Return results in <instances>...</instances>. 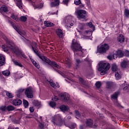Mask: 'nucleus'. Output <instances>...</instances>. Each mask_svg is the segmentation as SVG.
Segmentation results:
<instances>
[{
	"mask_svg": "<svg viewBox=\"0 0 129 129\" xmlns=\"http://www.w3.org/2000/svg\"><path fill=\"white\" fill-rule=\"evenodd\" d=\"M2 49H3L4 52H8L9 50H11L14 54H15L18 57H20L21 55L23 58L27 59V56L22 52V50L19 49V47L12 42H7V45H3Z\"/></svg>",
	"mask_w": 129,
	"mask_h": 129,
	"instance_id": "nucleus-1",
	"label": "nucleus"
},
{
	"mask_svg": "<svg viewBox=\"0 0 129 129\" xmlns=\"http://www.w3.org/2000/svg\"><path fill=\"white\" fill-rule=\"evenodd\" d=\"M32 49L34 53L38 56V57H39L43 62H45V63H47L51 66H54V67H56V68H60V66L57 64L55 62L51 61L49 60V58H47L46 56L41 55V54H40V52H39L35 48L32 47Z\"/></svg>",
	"mask_w": 129,
	"mask_h": 129,
	"instance_id": "nucleus-2",
	"label": "nucleus"
},
{
	"mask_svg": "<svg viewBox=\"0 0 129 129\" xmlns=\"http://www.w3.org/2000/svg\"><path fill=\"white\" fill-rule=\"evenodd\" d=\"M71 48L75 54H77L76 52H81L82 53L85 52V50L82 49V46H80L79 42L76 41L75 39H73L72 41Z\"/></svg>",
	"mask_w": 129,
	"mask_h": 129,
	"instance_id": "nucleus-3",
	"label": "nucleus"
},
{
	"mask_svg": "<svg viewBox=\"0 0 129 129\" xmlns=\"http://www.w3.org/2000/svg\"><path fill=\"white\" fill-rule=\"evenodd\" d=\"M74 17L71 15L67 16L63 21V24L64 25L66 28H71V27L74 26Z\"/></svg>",
	"mask_w": 129,
	"mask_h": 129,
	"instance_id": "nucleus-4",
	"label": "nucleus"
},
{
	"mask_svg": "<svg viewBox=\"0 0 129 129\" xmlns=\"http://www.w3.org/2000/svg\"><path fill=\"white\" fill-rule=\"evenodd\" d=\"M109 68H110V65L109 63L107 62H100L98 71L101 72V75H104V74H106V71H107V70H109Z\"/></svg>",
	"mask_w": 129,
	"mask_h": 129,
	"instance_id": "nucleus-5",
	"label": "nucleus"
},
{
	"mask_svg": "<svg viewBox=\"0 0 129 129\" xmlns=\"http://www.w3.org/2000/svg\"><path fill=\"white\" fill-rule=\"evenodd\" d=\"M75 13L77 15L78 19H79L83 22L88 20V18L85 16V15H86V11L83 10H77Z\"/></svg>",
	"mask_w": 129,
	"mask_h": 129,
	"instance_id": "nucleus-6",
	"label": "nucleus"
},
{
	"mask_svg": "<svg viewBox=\"0 0 129 129\" xmlns=\"http://www.w3.org/2000/svg\"><path fill=\"white\" fill-rule=\"evenodd\" d=\"M97 127L96 125H93V121L91 119H87L84 124V125H81L80 126V129H83L87 127Z\"/></svg>",
	"mask_w": 129,
	"mask_h": 129,
	"instance_id": "nucleus-7",
	"label": "nucleus"
},
{
	"mask_svg": "<svg viewBox=\"0 0 129 129\" xmlns=\"http://www.w3.org/2000/svg\"><path fill=\"white\" fill-rule=\"evenodd\" d=\"M109 45L106 43L101 44L99 47L97 48V52L98 53L103 54L104 53H106V52L109 50Z\"/></svg>",
	"mask_w": 129,
	"mask_h": 129,
	"instance_id": "nucleus-8",
	"label": "nucleus"
},
{
	"mask_svg": "<svg viewBox=\"0 0 129 129\" xmlns=\"http://www.w3.org/2000/svg\"><path fill=\"white\" fill-rule=\"evenodd\" d=\"M60 96L62 101H68L70 98V95L67 93H62L60 94Z\"/></svg>",
	"mask_w": 129,
	"mask_h": 129,
	"instance_id": "nucleus-9",
	"label": "nucleus"
},
{
	"mask_svg": "<svg viewBox=\"0 0 129 129\" xmlns=\"http://www.w3.org/2000/svg\"><path fill=\"white\" fill-rule=\"evenodd\" d=\"M25 94L28 98H33V90L31 88H28L26 89Z\"/></svg>",
	"mask_w": 129,
	"mask_h": 129,
	"instance_id": "nucleus-10",
	"label": "nucleus"
},
{
	"mask_svg": "<svg viewBox=\"0 0 129 129\" xmlns=\"http://www.w3.org/2000/svg\"><path fill=\"white\" fill-rule=\"evenodd\" d=\"M10 23L11 24L14 29L16 30V31H17V32H18V33L21 35V36H22V37H24V36L26 35V32H22L21 31L19 30V29H18V28H17V26L14 24V23L10 22Z\"/></svg>",
	"mask_w": 129,
	"mask_h": 129,
	"instance_id": "nucleus-11",
	"label": "nucleus"
},
{
	"mask_svg": "<svg viewBox=\"0 0 129 129\" xmlns=\"http://www.w3.org/2000/svg\"><path fill=\"white\" fill-rule=\"evenodd\" d=\"M14 2L19 9H20V10L23 9V2H22V0H14Z\"/></svg>",
	"mask_w": 129,
	"mask_h": 129,
	"instance_id": "nucleus-12",
	"label": "nucleus"
},
{
	"mask_svg": "<svg viewBox=\"0 0 129 129\" xmlns=\"http://www.w3.org/2000/svg\"><path fill=\"white\" fill-rule=\"evenodd\" d=\"M49 83L50 84V85L51 86V87H53V88H59V87H60V86H59V84L56 83L55 84V83H54V82H53V80H50L49 81Z\"/></svg>",
	"mask_w": 129,
	"mask_h": 129,
	"instance_id": "nucleus-13",
	"label": "nucleus"
},
{
	"mask_svg": "<svg viewBox=\"0 0 129 129\" xmlns=\"http://www.w3.org/2000/svg\"><path fill=\"white\" fill-rule=\"evenodd\" d=\"M64 64H66L67 67L70 68L71 67V59L69 58H66L64 61Z\"/></svg>",
	"mask_w": 129,
	"mask_h": 129,
	"instance_id": "nucleus-14",
	"label": "nucleus"
},
{
	"mask_svg": "<svg viewBox=\"0 0 129 129\" xmlns=\"http://www.w3.org/2000/svg\"><path fill=\"white\" fill-rule=\"evenodd\" d=\"M115 58H121L123 56V52L121 50H117L115 54Z\"/></svg>",
	"mask_w": 129,
	"mask_h": 129,
	"instance_id": "nucleus-15",
	"label": "nucleus"
},
{
	"mask_svg": "<svg viewBox=\"0 0 129 129\" xmlns=\"http://www.w3.org/2000/svg\"><path fill=\"white\" fill-rule=\"evenodd\" d=\"M13 104L16 106H17V105H21V104H22V100L19 99H15L13 101Z\"/></svg>",
	"mask_w": 129,
	"mask_h": 129,
	"instance_id": "nucleus-16",
	"label": "nucleus"
},
{
	"mask_svg": "<svg viewBox=\"0 0 129 129\" xmlns=\"http://www.w3.org/2000/svg\"><path fill=\"white\" fill-rule=\"evenodd\" d=\"M30 59L34 66L39 69V68H40V65L39 64V63H38L37 61H35V60H34V59L32 58V57H30Z\"/></svg>",
	"mask_w": 129,
	"mask_h": 129,
	"instance_id": "nucleus-17",
	"label": "nucleus"
},
{
	"mask_svg": "<svg viewBox=\"0 0 129 129\" xmlns=\"http://www.w3.org/2000/svg\"><path fill=\"white\" fill-rule=\"evenodd\" d=\"M112 71L113 72H117L118 71H119V70L118 69V68H117V66L115 63H113L112 64Z\"/></svg>",
	"mask_w": 129,
	"mask_h": 129,
	"instance_id": "nucleus-18",
	"label": "nucleus"
},
{
	"mask_svg": "<svg viewBox=\"0 0 129 129\" xmlns=\"http://www.w3.org/2000/svg\"><path fill=\"white\" fill-rule=\"evenodd\" d=\"M5 62H6V58L3 55H0V66L5 65Z\"/></svg>",
	"mask_w": 129,
	"mask_h": 129,
	"instance_id": "nucleus-19",
	"label": "nucleus"
},
{
	"mask_svg": "<svg viewBox=\"0 0 129 129\" xmlns=\"http://www.w3.org/2000/svg\"><path fill=\"white\" fill-rule=\"evenodd\" d=\"M83 36H86V37H88V39L90 38V36H92V31H86L83 34Z\"/></svg>",
	"mask_w": 129,
	"mask_h": 129,
	"instance_id": "nucleus-20",
	"label": "nucleus"
},
{
	"mask_svg": "<svg viewBox=\"0 0 129 129\" xmlns=\"http://www.w3.org/2000/svg\"><path fill=\"white\" fill-rule=\"evenodd\" d=\"M129 61L127 60H124L121 62V67L122 68H125L127 64H128Z\"/></svg>",
	"mask_w": 129,
	"mask_h": 129,
	"instance_id": "nucleus-21",
	"label": "nucleus"
},
{
	"mask_svg": "<svg viewBox=\"0 0 129 129\" xmlns=\"http://www.w3.org/2000/svg\"><path fill=\"white\" fill-rule=\"evenodd\" d=\"M52 1H54V0H52ZM59 4L60 3L59 2V0H54V2L51 3L50 6L52 7H57V6H59Z\"/></svg>",
	"mask_w": 129,
	"mask_h": 129,
	"instance_id": "nucleus-22",
	"label": "nucleus"
},
{
	"mask_svg": "<svg viewBox=\"0 0 129 129\" xmlns=\"http://www.w3.org/2000/svg\"><path fill=\"white\" fill-rule=\"evenodd\" d=\"M56 34L58 36L59 38H62L63 37V31L60 29L56 30Z\"/></svg>",
	"mask_w": 129,
	"mask_h": 129,
	"instance_id": "nucleus-23",
	"label": "nucleus"
},
{
	"mask_svg": "<svg viewBox=\"0 0 129 129\" xmlns=\"http://www.w3.org/2000/svg\"><path fill=\"white\" fill-rule=\"evenodd\" d=\"M33 6L34 8V10H36V9L37 10H40V9H42V8H43V7H44V4H40L38 5L35 6V3H33Z\"/></svg>",
	"mask_w": 129,
	"mask_h": 129,
	"instance_id": "nucleus-24",
	"label": "nucleus"
},
{
	"mask_svg": "<svg viewBox=\"0 0 129 129\" xmlns=\"http://www.w3.org/2000/svg\"><path fill=\"white\" fill-rule=\"evenodd\" d=\"M0 11L1 12H4V13H8V12H9V9H8V7L4 5L1 8Z\"/></svg>",
	"mask_w": 129,
	"mask_h": 129,
	"instance_id": "nucleus-25",
	"label": "nucleus"
},
{
	"mask_svg": "<svg viewBox=\"0 0 129 129\" xmlns=\"http://www.w3.org/2000/svg\"><path fill=\"white\" fill-rule=\"evenodd\" d=\"M44 26L45 27H53L54 26V24L49 21H44Z\"/></svg>",
	"mask_w": 129,
	"mask_h": 129,
	"instance_id": "nucleus-26",
	"label": "nucleus"
},
{
	"mask_svg": "<svg viewBox=\"0 0 129 129\" xmlns=\"http://www.w3.org/2000/svg\"><path fill=\"white\" fill-rule=\"evenodd\" d=\"M119 94V92H117L114 93L113 95H111V97L112 99H114V100H117V96Z\"/></svg>",
	"mask_w": 129,
	"mask_h": 129,
	"instance_id": "nucleus-27",
	"label": "nucleus"
},
{
	"mask_svg": "<svg viewBox=\"0 0 129 129\" xmlns=\"http://www.w3.org/2000/svg\"><path fill=\"white\" fill-rule=\"evenodd\" d=\"M60 109H61V111H68L69 110V107L66 105H62L60 107Z\"/></svg>",
	"mask_w": 129,
	"mask_h": 129,
	"instance_id": "nucleus-28",
	"label": "nucleus"
},
{
	"mask_svg": "<svg viewBox=\"0 0 129 129\" xmlns=\"http://www.w3.org/2000/svg\"><path fill=\"white\" fill-rule=\"evenodd\" d=\"M120 71H118V72H116L115 73V76L116 77V79L117 80H118V79H120V78H121V75H120V74H119Z\"/></svg>",
	"mask_w": 129,
	"mask_h": 129,
	"instance_id": "nucleus-29",
	"label": "nucleus"
},
{
	"mask_svg": "<svg viewBox=\"0 0 129 129\" xmlns=\"http://www.w3.org/2000/svg\"><path fill=\"white\" fill-rule=\"evenodd\" d=\"M118 41L120 42V43H123V42H124V36L120 34L118 38Z\"/></svg>",
	"mask_w": 129,
	"mask_h": 129,
	"instance_id": "nucleus-30",
	"label": "nucleus"
},
{
	"mask_svg": "<svg viewBox=\"0 0 129 129\" xmlns=\"http://www.w3.org/2000/svg\"><path fill=\"white\" fill-rule=\"evenodd\" d=\"M75 113L76 115V118H78L79 119H80V118H82L83 117H84V116H83V115H80V113L78 111H76Z\"/></svg>",
	"mask_w": 129,
	"mask_h": 129,
	"instance_id": "nucleus-31",
	"label": "nucleus"
},
{
	"mask_svg": "<svg viewBox=\"0 0 129 129\" xmlns=\"http://www.w3.org/2000/svg\"><path fill=\"white\" fill-rule=\"evenodd\" d=\"M55 118H53L52 120V121L53 122L54 124H55V120L60 119V118H61V116L60 114H57L56 116H55Z\"/></svg>",
	"mask_w": 129,
	"mask_h": 129,
	"instance_id": "nucleus-32",
	"label": "nucleus"
},
{
	"mask_svg": "<svg viewBox=\"0 0 129 129\" xmlns=\"http://www.w3.org/2000/svg\"><path fill=\"white\" fill-rule=\"evenodd\" d=\"M124 15L126 18L129 17V10L127 9H125L124 11Z\"/></svg>",
	"mask_w": 129,
	"mask_h": 129,
	"instance_id": "nucleus-33",
	"label": "nucleus"
},
{
	"mask_svg": "<svg viewBox=\"0 0 129 129\" xmlns=\"http://www.w3.org/2000/svg\"><path fill=\"white\" fill-rule=\"evenodd\" d=\"M11 17L13 20H15L17 22H19L20 21V19H19V17L17 15H15V14H12L11 16Z\"/></svg>",
	"mask_w": 129,
	"mask_h": 129,
	"instance_id": "nucleus-34",
	"label": "nucleus"
},
{
	"mask_svg": "<svg viewBox=\"0 0 129 129\" xmlns=\"http://www.w3.org/2000/svg\"><path fill=\"white\" fill-rule=\"evenodd\" d=\"M14 109H15V108L14 107V106H13L12 105H9L7 107V110L8 111H12L14 110Z\"/></svg>",
	"mask_w": 129,
	"mask_h": 129,
	"instance_id": "nucleus-35",
	"label": "nucleus"
},
{
	"mask_svg": "<svg viewBox=\"0 0 129 129\" xmlns=\"http://www.w3.org/2000/svg\"><path fill=\"white\" fill-rule=\"evenodd\" d=\"M84 27H85V24L80 23L79 24L78 29H80V30H83V29L84 28Z\"/></svg>",
	"mask_w": 129,
	"mask_h": 129,
	"instance_id": "nucleus-36",
	"label": "nucleus"
},
{
	"mask_svg": "<svg viewBox=\"0 0 129 129\" xmlns=\"http://www.w3.org/2000/svg\"><path fill=\"white\" fill-rule=\"evenodd\" d=\"M27 16H21L19 20L21 21V22H26V21H27Z\"/></svg>",
	"mask_w": 129,
	"mask_h": 129,
	"instance_id": "nucleus-37",
	"label": "nucleus"
},
{
	"mask_svg": "<svg viewBox=\"0 0 129 129\" xmlns=\"http://www.w3.org/2000/svg\"><path fill=\"white\" fill-rule=\"evenodd\" d=\"M14 63L16 66H19V67H23V66L22 63L20 62L17 61H14Z\"/></svg>",
	"mask_w": 129,
	"mask_h": 129,
	"instance_id": "nucleus-38",
	"label": "nucleus"
},
{
	"mask_svg": "<svg viewBox=\"0 0 129 129\" xmlns=\"http://www.w3.org/2000/svg\"><path fill=\"white\" fill-rule=\"evenodd\" d=\"M2 73L5 76H9L10 74V71L9 70L3 71Z\"/></svg>",
	"mask_w": 129,
	"mask_h": 129,
	"instance_id": "nucleus-39",
	"label": "nucleus"
},
{
	"mask_svg": "<svg viewBox=\"0 0 129 129\" xmlns=\"http://www.w3.org/2000/svg\"><path fill=\"white\" fill-rule=\"evenodd\" d=\"M23 104H24V107H25V108H27V107H28V106H29V102H28V101H27L26 100H23Z\"/></svg>",
	"mask_w": 129,
	"mask_h": 129,
	"instance_id": "nucleus-40",
	"label": "nucleus"
},
{
	"mask_svg": "<svg viewBox=\"0 0 129 129\" xmlns=\"http://www.w3.org/2000/svg\"><path fill=\"white\" fill-rule=\"evenodd\" d=\"M113 83L111 82H107L106 86L108 88H110L112 86Z\"/></svg>",
	"mask_w": 129,
	"mask_h": 129,
	"instance_id": "nucleus-41",
	"label": "nucleus"
},
{
	"mask_svg": "<svg viewBox=\"0 0 129 129\" xmlns=\"http://www.w3.org/2000/svg\"><path fill=\"white\" fill-rule=\"evenodd\" d=\"M107 58L109 59V60H112V59H115L116 57H115V54L108 55L107 56Z\"/></svg>",
	"mask_w": 129,
	"mask_h": 129,
	"instance_id": "nucleus-42",
	"label": "nucleus"
},
{
	"mask_svg": "<svg viewBox=\"0 0 129 129\" xmlns=\"http://www.w3.org/2000/svg\"><path fill=\"white\" fill-rule=\"evenodd\" d=\"M6 95H7V96L9 97L10 98H13V97H14V95H13L12 93H10L9 92H6Z\"/></svg>",
	"mask_w": 129,
	"mask_h": 129,
	"instance_id": "nucleus-43",
	"label": "nucleus"
},
{
	"mask_svg": "<svg viewBox=\"0 0 129 129\" xmlns=\"http://www.w3.org/2000/svg\"><path fill=\"white\" fill-rule=\"evenodd\" d=\"M76 69H77V68H79V63H80V60L76 59Z\"/></svg>",
	"mask_w": 129,
	"mask_h": 129,
	"instance_id": "nucleus-44",
	"label": "nucleus"
},
{
	"mask_svg": "<svg viewBox=\"0 0 129 129\" xmlns=\"http://www.w3.org/2000/svg\"><path fill=\"white\" fill-rule=\"evenodd\" d=\"M44 123L40 122L38 124V128L44 129Z\"/></svg>",
	"mask_w": 129,
	"mask_h": 129,
	"instance_id": "nucleus-45",
	"label": "nucleus"
},
{
	"mask_svg": "<svg viewBox=\"0 0 129 129\" xmlns=\"http://www.w3.org/2000/svg\"><path fill=\"white\" fill-rule=\"evenodd\" d=\"M95 85L97 88H100V86H101V83L100 82H97L96 83Z\"/></svg>",
	"mask_w": 129,
	"mask_h": 129,
	"instance_id": "nucleus-46",
	"label": "nucleus"
},
{
	"mask_svg": "<svg viewBox=\"0 0 129 129\" xmlns=\"http://www.w3.org/2000/svg\"><path fill=\"white\" fill-rule=\"evenodd\" d=\"M87 26L90 27L91 29H94V26L92 24V23L89 22L87 23Z\"/></svg>",
	"mask_w": 129,
	"mask_h": 129,
	"instance_id": "nucleus-47",
	"label": "nucleus"
},
{
	"mask_svg": "<svg viewBox=\"0 0 129 129\" xmlns=\"http://www.w3.org/2000/svg\"><path fill=\"white\" fill-rule=\"evenodd\" d=\"M49 105L51 107H54L56 106V103L55 102H50L49 103Z\"/></svg>",
	"mask_w": 129,
	"mask_h": 129,
	"instance_id": "nucleus-48",
	"label": "nucleus"
},
{
	"mask_svg": "<svg viewBox=\"0 0 129 129\" xmlns=\"http://www.w3.org/2000/svg\"><path fill=\"white\" fill-rule=\"evenodd\" d=\"M34 105L36 106H40V105H41V102H39L38 101H35Z\"/></svg>",
	"mask_w": 129,
	"mask_h": 129,
	"instance_id": "nucleus-49",
	"label": "nucleus"
},
{
	"mask_svg": "<svg viewBox=\"0 0 129 129\" xmlns=\"http://www.w3.org/2000/svg\"><path fill=\"white\" fill-rule=\"evenodd\" d=\"M74 3L75 5H76L77 6H78L79 5H80V4H81V1L75 0Z\"/></svg>",
	"mask_w": 129,
	"mask_h": 129,
	"instance_id": "nucleus-50",
	"label": "nucleus"
},
{
	"mask_svg": "<svg viewBox=\"0 0 129 129\" xmlns=\"http://www.w3.org/2000/svg\"><path fill=\"white\" fill-rule=\"evenodd\" d=\"M1 110H2V111H6L7 110V107L6 106H2L0 107Z\"/></svg>",
	"mask_w": 129,
	"mask_h": 129,
	"instance_id": "nucleus-51",
	"label": "nucleus"
},
{
	"mask_svg": "<svg viewBox=\"0 0 129 129\" xmlns=\"http://www.w3.org/2000/svg\"><path fill=\"white\" fill-rule=\"evenodd\" d=\"M76 124L75 123H73V124H72L71 125H70L69 126V127H70V128H71V129H73L75 127H76Z\"/></svg>",
	"mask_w": 129,
	"mask_h": 129,
	"instance_id": "nucleus-52",
	"label": "nucleus"
},
{
	"mask_svg": "<svg viewBox=\"0 0 129 129\" xmlns=\"http://www.w3.org/2000/svg\"><path fill=\"white\" fill-rule=\"evenodd\" d=\"M52 100L53 101H58V100H59V99L56 96H54L53 97H52Z\"/></svg>",
	"mask_w": 129,
	"mask_h": 129,
	"instance_id": "nucleus-53",
	"label": "nucleus"
},
{
	"mask_svg": "<svg viewBox=\"0 0 129 129\" xmlns=\"http://www.w3.org/2000/svg\"><path fill=\"white\" fill-rule=\"evenodd\" d=\"M63 5H66L67 7H68V0H63L62 2Z\"/></svg>",
	"mask_w": 129,
	"mask_h": 129,
	"instance_id": "nucleus-54",
	"label": "nucleus"
},
{
	"mask_svg": "<svg viewBox=\"0 0 129 129\" xmlns=\"http://www.w3.org/2000/svg\"><path fill=\"white\" fill-rule=\"evenodd\" d=\"M124 54H125L126 57H129V51L128 50H125L124 52Z\"/></svg>",
	"mask_w": 129,
	"mask_h": 129,
	"instance_id": "nucleus-55",
	"label": "nucleus"
},
{
	"mask_svg": "<svg viewBox=\"0 0 129 129\" xmlns=\"http://www.w3.org/2000/svg\"><path fill=\"white\" fill-rule=\"evenodd\" d=\"M24 91V90L23 89H20L19 90L17 91V94H21V93Z\"/></svg>",
	"mask_w": 129,
	"mask_h": 129,
	"instance_id": "nucleus-56",
	"label": "nucleus"
},
{
	"mask_svg": "<svg viewBox=\"0 0 129 129\" xmlns=\"http://www.w3.org/2000/svg\"><path fill=\"white\" fill-rule=\"evenodd\" d=\"M79 80L81 83H82V84H83V83H84V80H83V79H82V78H80L79 79Z\"/></svg>",
	"mask_w": 129,
	"mask_h": 129,
	"instance_id": "nucleus-57",
	"label": "nucleus"
},
{
	"mask_svg": "<svg viewBox=\"0 0 129 129\" xmlns=\"http://www.w3.org/2000/svg\"><path fill=\"white\" fill-rule=\"evenodd\" d=\"M29 110H30V112H34V110H35V109L34 108V107H31L29 108Z\"/></svg>",
	"mask_w": 129,
	"mask_h": 129,
	"instance_id": "nucleus-58",
	"label": "nucleus"
},
{
	"mask_svg": "<svg viewBox=\"0 0 129 129\" xmlns=\"http://www.w3.org/2000/svg\"><path fill=\"white\" fill-rule=\"evenodd\" d=\"M27 118H32L33 117V116L32 115H29L27 116Z\"/></svg>",
	"mask_w": 129,
	"mask_h": 129,
	"instance_id": "nucleus-59",
	"label": "nucleus"
},
{
	"mask_svg": "<svg viewBox=\"0 0 129 129\" xmlns=\"http://www.w3.org/2000/svg\"><path fill=\"white\" fill-rule=\"evenodd\" d=\"M127 88H128V87L125 86V87L123 89V90H124V91H125L126 90H127Z\"/></svg>",
	"mask_w": 129,
	"mask_h": 129,
	"instance_id": "nucleus-60",
	"label": "nucleus"
},
{
	"mask_svg": "<svg viewBox=\"0 0 129 129\" xmlns=\"http://www.w3.org/2000/svg\"><path fill=\"white\" fill-rule=\"evenodd\" d=\"M8 129H19V127H17L12 128L11 127H9Z\"/></svg>",
	"mask_w": 129,
	"mask_h": 129,
	"instance_id": "nucleus-61",
	"label": "nucleus"
},
{
	"mask_svg": "<svg viewBox=\"0 0 129 129\" xmlns=\"http://www.w3.org/2000/svg\"><path fill=\"white\" fill-rule=\"evenodd\" d=\"M68 119H71V116H69L68 117Z\"/></svg>",
	"mask_w": 129,
	"mask_h": 129,
	"instance_id": "nucleus-62",
	"label": "nucleus"
},
{
	"mask_svg": "<svg viewBox=\"0 0 129 129\" xmlns=\"http://www.w3.org/2000/svg\"><path fill=\"white\" fill-rule=\"evenodd\" d=\"M51 15H56V13H52Z\"/></svg>",
	"mask_w": 129,
	"mask_h": 129,
	"instance_id": "nucleus-63",
	"label": "nucleus"
},
{
	"mask_svg": "<svg viewBox=\"0 0 129 129\" xmlns=\"http://www.w3.org/2000/svg\"><path fill=\"white\" fill-rule=\"evenodd\" d=\"M100 116H102V114H100Z\"/></svg>",
	"mask_w": 129,
	"mask_h": 129,
	"instance_id": "nucleus-64",
	"label": "nucleus"
}]
</instances>
